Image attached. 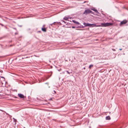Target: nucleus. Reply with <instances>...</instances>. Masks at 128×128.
<instances>
[{
	"instance_id": "nucleus-22",
	"label": "nucleus",
	"mask_w": 128,
	"mask_h": 128,
	"mask_svg": "<svg viewBox=\"0 0 128 128\" xmlns=\"http://www.w3.org/2000/svg\"><path fill=\"white\" fill-rule=\"evenodd\" d=\"M122 50V48H120V49H119V50Z\"/></svg>"
},
{
	"instance_id": "nucleus-3",
	"label": "nucleus",
	"mask_w": 128,
	"mask_h": 128,
	"mask_svg": "<svg viewBox=\"0 0 128 128\" xmlns=\"http://www.w3.org/2000/svg\"><path fill=\"white\" fill-rule=\"evenodd\" d=\"M128 22V21L126 20H124L122 21L120 23V26H121L123 24H126Z\"/></svg>"
},
{
	"instance_id": "nucleus-7",
	"label": "nucleus",
	"mask_w": 128,
	"mask_h": 128,
	"mask_svg": "<svg viewBox=\"0 0 128 128\" xmlns=\"http://www.w3.org/2000/svg\"><path fill=\"white\" fill-rule=\"evenodd\" d=\"M72 22L74 23H76V24H77L79 25L80 24V23L78 22H76L75 20H72Z\"/></svg>"
},
{
	"instance_id": "nucleus-28",
	"label": "nucleus",
	"mask_w": 128,
	"mask_h": 128,
	"mask_svg": "<svg viewBox=\"0 0 128 128\" xmlns=\"http://www.w3.org/2000/svg\"><path fill=\"white\" fill-rule=\"evenodd\" d=\"M0 24L2 25V26H3V25L2 24Z\"/></svg>"
},
{
	"instance_id": "nucleus-16",
	"label": "nucleus",
	"mask_w": 128,
	"mask_h": 128,
	"mask_svg": "<svg viewBox=\"0 0 128 128\" xmlns=\"http://www.w3.org/2000/svg\"><path fill=\"white\" fill-rule=\"evenodd\" d=\"M53 24H52H52H50V25H49V26H50H50H52V25H53Z\"/></svg>"
},
{
	"instance_id": "nucleus-2",
	"label": "nucleus",
	"mask_w": 128,
	"mask_h": 128,
	"mask_svg": "<svg viewBox=\"0 0 128 128\" xmlns=\"http://www.w3.org/2000/svg\"><path fill=\"white\" fill-rule=\"evenodd\" d=\"M112 24V23L110 22H107L106 23H103L102 24V25L103 26H110Z\"/></svg>"
},
{
	"instance_id": "nucleus-15",
	"label": "nucleus",
	"mask_w": 128,
	"mask_h": 128,
	"mask_svg": "<svg viewBox=\"0 0 128 128\" xmlns=\"http://www.w3.org/2000/svg\"><path fill=\"white\" fill-rule=\"evenodd\" d=\"M84 26H80V27H79V28H84Z\"/></svg>"
},
{
	"instance_id": "nucleus-23",
	"label": "nucleus",
	"mask_w": 128,
	"mask_h": 128,
	"mask_svg": "<svg viewBox=\"0 0 128 128\" xmlns=\"http://www.w3.org/2000/svg\"><path fill=\"white\" fill-rule=\"evenodd\" d=\"M62 22H64L65 23H66V22H65L64 21H62Z\"/></svg>"
},
{
	"instance_id": "nucleus-17",
	"label": "nucleus",
	"mask_w": 128,
	"mask_h": 128,
	"mask_svg": "<svg viewBox=\"0 0 128 128\" xmlns=\"http://www.w3.org/2000/svg\"><path fill=\"white\" fill-rule=\"evenodd\" d=\"M56 22H53V23H52V24H54V25H55V24Z\"/></svg>"
},
{
	"instance_id": "nucleus-4",
	"label": "nucleus",
	"mask_w": 128,
	"mask_h": 128,
	"mask_svg": "<svg viewBox=\"0 0 128 128\" xmlns=\"http://www.w3.org/2000/svg\"><path fill=\"white\" fill-rule=\"evenodd\" d=\"M100 26V25H97L96 24H89V26L90 27H98V26Z\"/></svg>"
},
{
	"instance_id": "nucleus-12",
	"label": "nucleus",
	"mask_w": 128,
	"mask_h": 128,
	"mask_svg": "<svg viewBox=\"0 0 128 128\" xmlns=\"http://www.w3.org/2000/svg\"><path fill=\"white\" fill-rule=\"evenodd\" d=\"M93 66L92 64H90V65L89 66V68L90 69Z\"/></svg>"
},
{
	"instance_id": "nucleus-10",
	"label": "nucleus",
	"mask_w": 128,
	"mask_h": 128,
	"mask_svg": "<svg viewBox=\"0 0 128 128\" xmlns=\"http://www.w3.org/2000/svg\"><path fill=\"white\" fill-rule=\"evenodd\" d=\"M106 120H109L110 119V117L109 116H106Z\"/></svg>"
},
{
	"instance_id": "nucleus-1",
	"label": "nucleus",
	"mask_w": 128,
	"mask_h": 128,
	"mask_svg": "<svg viewBox=\"0 0 128 128\" xmlns=\"http://www.w3.org/2000/svg\"><path fill=\"white\" fill-rule=\"evenodd\" d=\"M93 12H92L89 9H88L87 10H85V11L84 12V14L86 15L88 14L91 13L92 14H93Z\"/></svg>"
},
{
	"instance_id": "nucleus-13",
	"label": "nucleus",
	"mask_w": 128,
	"mask_h": 128,
	"mask_svg": "<svg viewBox=\"0 0 128 128\" xmlns=\"http://www.w3.org/2000/svg\"><path fill=\"white\" fill-rule=\"evenodd\" d=\"M66 72H67V73L68 74H71L72 73V72H68V71H67V70H66L65 71Z\"/></svg>"
},
{
	"instance_id": "nucleus-19",
	"label": "nucleus",
	"mask_w": 128,
	"mask_h": 128,
	"mask_svg": "<svg viewBox=\"0 0 128 128\" xmlns=\"http://www.w3.org/2000/svg\"><path fill=\"white\" fill-rule=\"evenodd\" d=\"M72 28H76V27H75V26H72Z\"/></svg>"
},
{
	"instance_id": "nucleus-30",
	"label": "nucleus",
	"mask_w": 128,
	"mask_h": 128,
	"mask_svg": "<svg viewBox=\"0 0 128 128\" xmlns=\"http://www.w3.org/2000/svg\"><path fill=\"white\" fill-rule=\"evenodd\" d=\"M112 50H113L112 49Z\"/></svg>"
},
{
	"instance_id": "nucleus-31",
	"label": "nucleus",
	"mask_w": 128,
	"mask_h": 128,
	"mask_svg": "<svg viewBox=\"0 0 128 128\" xmlns=\"http://www.w3.org/2000/svg\"><path fill=\"white\" fill-rule=\"evenodd\" d=\"M112 126H113V124H112Z\"/></svg>"
},
{
	"instance_id": "nucleus-9",
	"label": "nucleus",
	"mask_w": 128,
	"mask_h": 128,
	"mask_svg": "<svg viewBox=\"0 0 128 128\" xmlns=\"http://www.w3.org/2000/svg\"><path fill=\"white\" fill-rule=\"evenodd\" d=\"M91 10L94 11L96 12V13H98V10L95 8L91 9Z\"/></svg>"
},
{
	"instance_id": "nucleus-24",
	"label": "nucleus",
	"mask_w": 128,
	"mask_h": 128,
	"mask_svg": "<svg viewBox=\"0 0 128 128\" xmlns=\"http://www.w3.org/2000/svg\"><path fill=\"white\" fill-rule=\"evenodd\" d=\"M79 27H80V26H78V27H76V28H79Z\"/></svg>"
},
{
	"instance_id": "nucleus-8",
	"label": "nucleus",
	"mask_w": 128,
	"mask_h": 128,
	"mask_svg": "<svg viewBox=\"0 0 128 128\" xmlns=\"http://www.w3.org/2000/svg\"><path fill=\"white\" fill-rule=\"evenodd\" d=\"M89 23H86L84 22L83 23V24L85 26H89Z\"/></svg>"
},
{
	"instance_id": "nucleus-29",
	"label": "nucleus",
	"mask_w": 128,
	"mask_h": 128,
	"mask_svg": "<svg viewBox=\"0 0 128 128\" xmlns=\"http://www.w3.org/2000/svg\"><path fill=\"white\" fill-rule=\"evenodd\" d=\"M84 68V69H85V68Z\"/></svg>"
},
{
	"instance_id": "nucleus-25",
	"label": "nucleus",
	"mask_w": 128,
	"mask_h": 128,
	"mask_svg": "<svg viewBox=\"0 0 128 128\" xmlns=\"http://www.w3.org/2000/svg\"><path fill=\"white\" fill-rule=\"evenodd\" d=\"M38 32H41V31H38Z\"/></svg>"
},
{
	"instance_id": "nucleus-26",
	"label": "nucleus",
	"mask_w": 128,
	"mask_h": 128,
	"mask_svg": "<svg viewBox=\"0 0 128 128\" xmlns=\"http://www.w3.org/2000/svg\"><path fill=\"white\" fill-rule=\"evenodd\" d=\"M1 78H4V77H2V76H1Z\"/></svg>"
},
{
	"instance_id": "nucleus-27",
	"label": "nucleus",
	"mask_w": 128,
	"mask_h": 128,
	"mask_svg": "<svg viewBox=\"0 0 128 128\" xmlns=\"http://www.w3.org/2000/svg\"><path fill=\"white\" fill-rule=\"evenodd\" d=\"M2 71H0V72H2Z\"/></svg>"
},
{
	"instance_id": "nucleus-5",
	"label": "nucleus",
	"mask_w": 128,
	"mask_h": 128,
	"mask_svg": "<svg viewBox=\"0 0 128 128\" xmlns=\"http://www.w3.org/2000/svg\"><path fill=\"white\" fill-rule=\"evenodd\" d=\"M18 96L20 98H24V96L22 94H18Z\"/></svg>"
},
{
	"instance_id": "nucleus-21",
	"label": "nucleus",
	"mask_w": 128,
	"mask_h": 128,
	"mask_svg": "<svg viewBox=\"0 0 128 128\" xmlns=\"http://www.w3.org/2000/svg\"><path fill=\"white\" fill-rule=\"evenodd\" d=\"M54 93H56V91H55V90H54Z\"/></svg>"
},
{
	"instance_id": "nucleus-11",
	"label": "nucleus",
	"mask_w": 128,
	"mask_h": 128,
	"mask_svg": "<svg viewBox=\"0 0 128 128\" xmlns=\"http://www.w3.org/2000/svg\"><path fill=\"white\" fill-rule=\"evenodd\" d=\"M68 18H69L68 17L65 16L64 18V19L66 20H68Z\"/></svg>"
},
{
	"instance_id": "nucleus-18",
	"label": "nucleus",
	"mask_w": 128,
	"mask_h": 128,
	"mask_svg": "<svg viewBox=\"0 0 128 128\" xmlns=\"http://www.w3.org/2000/svg\"><path fill=\"white\" fill-rule=\"evenodd\" d=\"M76 30H81V29H78V28H76Z\"/></svg>"
},
{
	"instance_id": "nucleus-14",
	"label": "nucleus",
	"mask_w": 128,
	"mask_h": 128,
	"mask_svg": "<svg viewBox=\"0 0 128 128\" xmlns=\"http://www.w3.org/2000/svg\"><path fill=\"white\" fill-rule=\"evenodd\" d=\"M107 128H111V126H108L107 127Z\"/></svg>"
},
{
	"instance_id": "nucleus-20",
	"label": "nucleus",
	"mask_w": 128,
	"mask_h": 128,
	"mask_svg": "<svg viewBox=\"0 0 128 128\" xmlns=\"http://www.w3.org/2000/svg\"><path fill=\"white\" fill-rule=\"evenodd\" d=\"M13 119H14V121H15V122H16V119H14V118H13Z\"/></svg>"
},
{
	"instance_id": "nucleus-6",
	"label": "nucleus",
	"mask_w": 128,
	"mask_h": 128,
	"mask_svg": "<svg viewBox=\"0 0 128 128\" xmlns=\"http://www.w3.org/2000/svg\"><path fill=\"white\" fill-rule=\"evenodd\" d=\"M44 25L43 26V27L42 28V30L43 32H46V28H44Z\"/></svg>"
}]
</instances>
